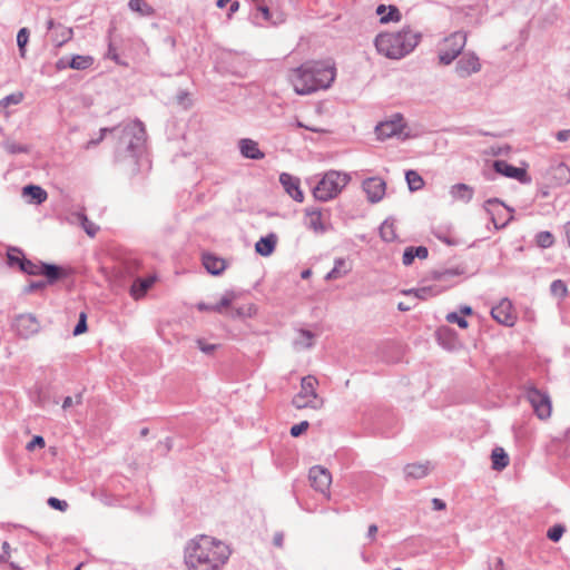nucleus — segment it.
Returning a JSON list of instances; mask_svg holds the SVG:
<instances>
[{
  "label": "nucleus",
  "instance_id": "obj_7",
  "mask_svg": "<svg viewBox=\"0 0 570 570\" xmlns=\"http://www.w3.org/2000/svg\"><path fill=\"white\" fill-rule=\"evenodd\" d=\"M466 43V35L462 31H456L446 37L439 48V61L442 65H451L464 49Z\"/></svg>",
  "mask_w": 570,
  "mask_h": 570
},
{
  "label": "nucleus",
  "instance_id": "obj_50",
  "mask_svg": "<svg viewBox=\"0 0 570 570\" xmlns=\"http://www.w3.org/2000/svg\"><path fill=\"white\" fill-rule=\"evenodd\" d=\"M48 504L56 510L66 511L68 508V503L63 500H59L58 498L51 497L48 499Z\"/></svg>",
  "mask_w": 570,
  "mask_h": 570
},
{
  "label": "nucleus",
  "instance_id": "obj_18",
  "mask_svg": "<svg viewBox=\"0 0 570 570\" xmlns=\"http://www.w3.org/2000/svg\"><path fill=\"white\" fill-rule=\"evenodd\" d=\"M238 148L244 158L261 160L265 157V154L258 147V142L250 138H242L238 141Z\"/></svg>",
  "mask_w": 570,
  "mask_h": 570
},
{
  "label": "nucleus",
  "instance_id": "obj_51",
  "mask_svg": "<svg viewBox=\"0 0 570 570\" xmlns=\"http://www.w3.org/2000/svg\"><path fill=\"white\" fill-rule=\"evenodd\" d=\"M196 344L198 348L205 354H212L217 348L216 344L206 343L203 338H198Z\"/></svg>",
  "mask_w": 570,
  "mask_h": 570
},
{
  "label": "nucleus",
  "instance_id": "obj_64",
  "mask_svg": "<svg viewBox=\"0 0 570 570\" xmlns=\"http://www.w3.org/2000/svg\"><path fill=\"white\" fill-rule=\"evenodd\" d=\"M570 138V129L560 130L557 132V139L559 141H567Z\"/></svg>",
  "mask_w": 570,
  "mask_h": 570
},
{
  "label": "nucleus",
  "instance_id": "obj_38",
  "mask_svg": "<svg viewBox=\"0 0 570 570\" xmlns=\"http://www.w3.org/2000/svg\"><path fill=\"white\" fill-rule=\"evenodd\" d=\"M405 179L411 191L420 190L424 185L423 178L415 170H407Z\"/></svg>",
  "mask_w": 570,
  "mask_h": 570
},
{
  "label": "nucleus",
  "instance_id": "obj_8",
  "mask_svg": "<svg viewBox=\"0 0 570 570\" xmlns=\"http://www.w3.org/2000/svg\"><path fill=\"white\" fill-rule=\"evenodd\" d=\"M527 399L539 419L544 420L551 415V402L548 394L542 393L535 387H529Z\"/></svg>",
  "mask_w": 570,
  "mask_h": 570
},
{
  "label": "nucleus",
  "instance_id": "obj_47",
  "mask_svg": "<svg viewBox=\"0 0 570 570\" xmlns=\"http://www.w3.org/2000/svg\"><path fill=\"white\" fill-rule=\"evenodd\" d=\"M255 312V308L253 305H246V306H242V307H238L236 309H233L230 312V315L233 317H247V316H252V314Z\"/></svg>",
  "mask_w": 570,
  "mask_h": 570
},
{
  "label": "nucleus",
  "instance_id": "obj_60",
  "mask_svg": "<svg viewBox=\"0 0 570 570\" xmlns=\"http://www.w3.org/2000/svg\"><path fill=\"white\" fill-rule=\"evenodd\" d=\"M273 544L277 548H283L284 546V533L282 531L275 532L273 537Z\"/></svg>",
  "mask_w": 570,
  "mask_h": 570
},
{
  "label": "nucleus",
  "instance_id": "obj_48",
  "mask_svg": "<svg viewBox=\"0 0 570 570\" xmlns=\"http://www.w3.org/2000/svg\"><path fill=\"white\" fill-rule=\"evenodd\" d=\"M87 331V315L86 313H80L77 325L73 328V335L78 336L83 334Z\"/></svg>",
  "mask_w": 570,
  "mask_h": 570
},
{
  "label": "nucleus",
  "instance_id": "obj_43",
  "mask_svg": "<svg viewBox=\"0 0 570 570\" xmlns=\"http://www.w3.org/2000/svg\"><path fill=\"white\" fill-rule=\"evenodd\" d=\"M550 292L557 297H564L567 295V285L561 279H556L550 285Z\"/></svg>",
  "mask_w": 570,
  "mask_h": 570
},
{
  "label": "nucleus",
  "instance_id": "obj_21",
  "mask_svg": "<svg viewBox=\"0 0 570 570\" xmlns=\"http://www.w3.org/2000/svg\"><path fill=\"white\" fill-rule=\"evenodd\" d=\"M450 195L456 200L469 203L473 198L474 190L471 186L459 183L451 187Z\"/></svg>",
  "mask_w": 570,
  "mask_h": 570
},
{
  "label": "nucleus",
  "instance_id": "obj_25",
  "mask_svg": "<svg viewBox=\"0 0 570 570\" xmlns=\"http://www.w3.org/2000/svg\"><path fill=\"white\" fill-rule=\"evenodd\" d=\"M155 282L154 276L137 278L131 285L130 293L136 299L142 297Z\"/></svg>",
  "mask_w": 570,
  "mask_h": 570
},
{
  "label": "nucleus",
  "instance_id": "obj_31",
  "mask_svg": "<svg viewBox=\"0 0 570 570\" xmlns=\"http://www.w3.org/2000/svg\"><path fill=\"white\" fill-rule=\"evenodd\" d=\"M350 269L351 268L347 266L346 261L344 258H336L334 262V267L326 274L325 279L332 281L342 277L346 275L350 272Z\"/></svg>",
  "mask_w": 570,
  "mask_h": 570
},
{
  "label": "nucleus",
  "instance_id": "obj_35",
  "mask_svg": "<svg viewBox=\"0 0 570 570\" xmlns=\"http://www.w3.org/2000/svg\"><path fill=\"white\" fill-rule=\"evenodd\" d=\"M380 236L384 242H393L396 239V233L394 228V222L392 219H385L380 226Z\"/></svg>",
  "mask_w": 570,
  "mask_h": 570
},
{
  "label": "nucleus",
  "instance_id": "obj_28",
  "mask_svg": "<svg viewBox=\"0 0 570 570\" xmlns=\"http://www.w3.org/2000/svg\"><path fill=\"white\" fill-rule=\"evenodd\" d=\"M492 469L502 471L509 465V456L502 448H494L491 453Z\"/></svg>",
  "mask_w": 570,
  "mask_h": 570
},
{
  "label": "nucleus",
  "instance_id": "obj_2",
  "mask_svg": "<svg viewBox=\"0 0 570 570\" xmlns=\"http://www.w3.org/2000/svg\"><path fill=\"white\" fill-rule=\"evenodd\" d=\"M335 76V67L332 62L307 61L294 69L289 79L297 95H309L320 89H327Z\"/></svg>",
  "mask_w": 570,
  "mask_h": 570
},
{
  "label": "nucleus",
  "instance_id": "obj_52",
  "mask_svg": "<svg viewBox=\"0 0 570 570\" xmlns=\"http://www.w3.org/2000/svg\"><path fill=\"white\" fill-rule=\"evenodd\" d=\"M177 104L183 106L185 109H187L190 106V100L188 98V92L185 90H180L177 96Z\"/></svg>",
  "mask_w": 570,
  "mask_h": 570
},
{
  "label": "nucleus",
  "instance_id": "obj_19",
  "mask_svg": "<svg viewBox=\"0 0 570 570\" xmlns=\"http://www.w3.org/2000/svg\"><path fill=\"white\" fill-rule=\"evenodd\" d=\"M277 244V236L274 233L266 235L265 237H261L258 242L255 244V250L262 256H269L275 250Z\"/></svg>",
  "mask_w": 570,
  "mask_h": 570
},
{
  "label": "nucleus",
  "instance_id": "obj_22",
  "mask_svg": "<svg viewBox=\"0 0 570 570\" xmlns=\"http://www.w3.org/2000/svg\"><path fill=\"white\" fill-rule=\"evenodd\" d=\"M376 14L380 16L381 23L397 22L401 19V13L395 6L387 8L384 4H380L376 8Z\"/></svg>",
  "mask_w": 570,
  "mask_h": 570
},
{
  "label": "nucleus",
  "instance_id": "obj_20",
  "mask_svg": "<svg viewBox=\"0 0 570 570\" xmlns=\"http://www.w3.org/2000/svg\"><path fill=\"white\" fill-rule=\"evenodd\" d=\"M203 265L212 275H219L226 268V262L223 258L212 254L203 255Z\"/></svg>",
  "mask_w": 570,
  "mask_h": 570
},
{
  "label": "nucleus",
  "instance_id": "obj_46",
  "mask_svg": "<svg viewBox=\"0 0 570 570\" xmlns=\"http://www.w3.org/2000/svg\"><path fill=\"white\" fill-rule=\"evenodd\" d=\"M445 318H446V321L449 323L458 324V326L461 327V328H466L468 327L466 320L464 317L460 316L455 312L449 313Z\"/></svg>",
  "mask_w": 570,
  "mask_h": 570
},
{
  "label": "nucleus",
  "instance_id": "obj_41",
  "mask_svg": "<svg viewBox=\"0 0 570 570\" xmlns=\"http://www.w3.org/2000/svg\"><path fill=\"white\" fill-rule=\"evenodd\" d=\"M538 246L549 248L553 245L554 237L550 232H540L535 237Z\"/></svg>",
  "mask_w": 570,
  "mask_h": 570
},
{
  "label": "nucleus",
  "instance_id": "obj_36",
  "mask_svg": "<svg viewBox=\"0 0 570 570\" xmlns=\"http://www.w3.org/2000/svg\"><path fill=\"white\" fill-rule=\"evenodd\" d=\"M94 62L92 57L90 56H81L76 55L72 58H70V62H68L69 68L75 70H85L89 68Z\"/></svg>",
  "mask_w": 570,
  "mask_h": 570
},
{
  "label": "nucleus",
  "instance_id": "obj_13",
  "mask_svg": "<svg viewBox=\"0 0 570 570\" xmlns=\"http://www.w3.org/2000/svg\"><path fill=\"white\" fill-rule=\"evenodd\" d=\"M362 188L366 194L367 200L376 204L383 199L386 184L381 177H370L363 180Z\"/></svg>",
  "mask_w": 570,
  "mask_h": 570
},
{
  "label": "nucleus",
  "instance_id": "obj_44",
  "mask_svg": "<svg viewBox=\"0 0 570 570\" xmlns=\"http://www.w3.org/2000/svg\"><path fill=\"white\" fill-rule=\"evenodd\" d=\"M3 148L9 154H19V153H28L29 151V147L28 146L17 144V142L11 141V140H6L3 142Z\"/></svg>",
  "mask_w": 570,
  "mask_h": 570
},
{
  "label": "nucleus",
  "instance_id": "obj_40",
  "mask_svg": "<svg viewBox=\"0 0 570 570\" xmlns=\"http://www.w3.org/2000/svg\"><path fill=\"white\" fill-rule=\"evenodd\" d=\"M233 299H234V294L226 293L217 304L212 305L210 311L222 314V313H224L225 308L229 307Z\"/></svg>",
  "mask_w": 570,
  "mask_h": 570
},
{
  "label": "nucleus",
  "instance_id": "obj_10",
  "mask_svg": "<svg viewBox=\"0 0 570 570\" xmlns=\"http://www.w3.org/2000/svg\"><path fill=\"white\" fill-rule=\"evenodd\" d=\"M308 479L314 490L330 497L332 474L327 469L321 465L312 466L308 472Z\"/></svg>",
  "mask_w": 570,
  "mask_h": 570
},
{
  "label": "nucleus",
  "instance_id": "obj_17",
  "mask_svg": "<svg viewBox=\"0 0 570 570\" xmlns=\"http://www.w3.org/2000/svg\"><path fill=\"white\" fill-rule=\"evenodd\" d=\"M279 183L282 184L284 190L296 202L302 203L304 199L303 191L299 188V179L287 174L283 173L279 176Z\"/></svg>",
  "mask_w": 570,
  "mask_h": 570
},
{
  "label": "nucleus",
  "instance_id": "obj_5",
  "mask_svg": "<svg viewBox=\"0 0 570 570\" xmlns=\"http://www.w3.org/2000/svg\"><path fill=\"white\" fill-rule=\"evenodd\" d=\"M350 180L347 173L328 170L313 188V195L320 202H328L341 194Z\"/></svg>",
  "mask_w": 570,
  "mask_h": 570
},
{
  "label": "nucleus",
  "instance_id": "obj_62",
  "mask_svg": "<svg viewBox=\"0 0 570 570\" xmlns=\"http://www.w3.org/2000/svg\"><path fill=\"white\" fill-rule=\"evenodd\" d=\"M2 550L3 552L0 554V563L7 562L10 554V544L7 541L2 543Z\"/></svg>",
  "mask_w": 570,
  "mask_h": 570
},
{
  "label": "nucleus",
  "instance_id": "obj_9",
  "mask_svg": "<svg viewBox=\"0 0 570 570\" xmlns=\"http://www.w3.org/2000/svg\"><path fill=\"white\" fill-rule=\"evenodd\" d=\"M481 67L482 65L479 57L474 52L468 51L458 59L454 71L459 78L465 79L479 72Z\"/></svg>",
  "mask_w": 570,
  "mask_h": 570
},
{
  "label": "nucleus",
  "instance_id": "obj_12",
  "mask_svg": "<svg viewBox=\"0 0 570 570\" xmlns=\"http://www.w3.org/2000/svg\"><path fill=\"white\" fill-rule=\"evenodd\" d=\"M13 326L18 335L22 338H29L40 330V324L32 314H21L17 316Z\"/></svg>",
  "mask_w": 570,
  "mask_h": 570
},
{
  "label": "nucleus",
  "instance_id": "obj_58",
  "mask_svg": "<svg viewBox=\"0 0 570 570\" xmlns=\"http://www.w3.org/2000/svg\"><path fill=\"white\" fill-rule=\"evenodd\" d=\"M21 254V252L19 249H11L9 253H8V264L10 266H14V265H18L19 266V263L17 262V258H20L19 255Z\"/></svg>",
  "mask_w": 570,
  "mask_h": 570
},
{
  "label": "nucleus",
  "instance_id": "obj_1",
  "mask_svg": "<svg viewBox=\"0 0 570 570\" xmlns=\"http://www.w3.org/2000/svg\"><path fill=\"white\" fill-rule=\"evenodd\" d=\"M229 556L230 550L223 541L198 535L185 546L184 563L187 570H220Z\"/></svg>",
  "mask_w": 570,
  "mask_h": 570
},
{
  "label": "nucleus",
  "instance_id": "obj_49",
  "mask_svg": "<svg viewBox=\"0 0 570 570\" xmlns=\"http://www.w3.org/2000/svg\"><path fill=\"white\" fill-rule=\"evenodd\" d=\"M309 426V423L307 421H302L298 424H295L291 428V435L293 438H297L301 434H303Z\"/></svg>",
  "mask_w": 570,
  "mask_h": 570
},
{
  "label": "nucleus",
  "instance_id": "obj_24",
  "mask_svg": "<svg viewBox=\"0 0 570 570\" xmlns=\"http://www.w3.org/2000/svg\"><path fill=\"white\" fill-rule=\"evenodd\" d=\"M430 464L426 463H411L405 465L404 474L406 479H422L429 474Z\"/></svg>",
  "mask_w": 570,
  "mask_h": 570
},
{
  "label": "nucleus",
  "instance_id": "obj_3",
  "mask_svg": "<svg viewBox=\"0 0 570 570\" xmlns=\"http://www.w3.org/2000/svg\"><path fill=\"white\" fill-rule=\"evenodd\" d=\"M421 35L410 27L394 32H381L374 39L377 52L389 59L399 60L411 53L419 45Z\"/></svg>",
  "mask_w": 570,
  "mask_h": 570
},
{
  "label": "nucleus",
  "instance_id": "obj_45",
  "mask_svg": "<svg viewBox=\"0 0 570 570\" xmlns=\"http://www.w3.org/2000/svg\"><path fill=\"white\" fill-rule=\"evenodd\" d=\"M564 531H566V528L562 524H554L553 527H551L548 530L547 537L551 541L558 542L562 538Z\"/></svg>",
  "mask_w": 570,
  "mask_h": 570
},
{
  "label": "nucleus",
  "instance_id": "obj_55",
  "mask_svg": "<svg viewBox=\"0 0 570 570\" xmlns=\"http://www.w3.org/2000/svg\"><path fill=\"white\" fill-rule=\"evenodd\" d=\"M455 275H459V272L456 269H445L443 272H435L434 273V278L443 281V279H446L450 276H455Z\"/></svg>",
  "mask_w": 570,
  "mask_h": 570
},
{
  "label": "nucleus",
  "instance_id": "obj_39",
  "mask_svg": "<svg viewBox=\"0 0 570 570\" xmlns=\"http://www.w3.org/2000/svg\"><path fill=\"white\" fill-rule=\"evenodd\" d=\"M23 94L22 92H13L11 95L6 96L0 100V112H3L4 109L10 105H18L22 101Z\"/></svg>",
  "mask_w": 570,
  "mask_h": 570
},
{
  "label": "nucleus",
  "instance_id": "obj_54",
  "mask_svg": "<svg viewBox=\"0 0 570 570\" xmlns=\"http://www.w3.org/2000/svg\"><path fill=\"white\" fill-rule=\"evenodd\" d=\"M414 254H413V247H406L404 253H403V256H402V263L403 265L405 266H409L413 263L414 261Z\"/></svg>",
  "mask_w": 570,
  "mask_h": 570
},
{
  "label": "nucleus",
  "instance_id": "obj_16",
  "mask_svg": "<svg viewBox=\"0 0 570 570\" xmlns=\"http://www.w3.org/2000/svg\"><path fill=\"white\" fill-rule=\"evenodd\" d=\"M305 225L316 234H324L328 229L324 220V213L320 207H307L305 209Z\"/></svg>",
  "mask_w": 570,
  "mask_h": 570
},
{
  "label": "nucleus",
  "instance_id": "obj_63",
  "mask_svg": "<svg viewBox=\"0 0 570 570\" xmlns=\"http://www.w3.org/2000/svg\"><path fill=\"white\" fill-rule=\"evenodd\" d=\"M68 62H70V59H69V58H67V57H62V58H60V59L56 62V68H57L58 70L67 69V68H69Z\"/></svg>",
  "mask_w": 570,
  "mask_h": 570
},
{
  "label": "nucleus",
  "instance_id": "obj_11",
  "mask_svg": "<svg viewBox=\"0 0 570 570\" xmlns=\"http://www.w3.org/2000/svg\"><path fill=\"white\" fill-rule=\"evenodd\" d=\"M491 316L498 323L505 326H513L517 321V315L509 298H502L498 305L493 306L491 308Z\"/></svg>",
  "mask_w": 570,
  "mask_h": 570
},
{
  "label": "nucleus",
  "instance_id": "obj_26",
  "mask_svg": "<svg viewBox=\"0 0 570 570\" xmlns=\"http://www.w3.org/2000/svg\"><path fill=\"white\" fill-rule=\"evenodd\" d=\"M441 293V288L436 285L431 286H422L419 288H411L404 291L405 295H413L419 299H428L430 297L436 296Z\"/></svg>",
  "mask_w": 570,
  "mask_h": 570
},
{
  "label": "nucleus",
  "instance_id": "obj_29",
  "mask_svg": "<svg viewBox=\"0 0 570 570\" xmlns=\"http://www.w3.org/2000/svg\"><path fill=\"white\" fill-rule=\"evenodd\" d=\"M72 35L73 32L71 28L58 23L55 28V32H52L51 38L57 47H61L72 38Z\"/></svg>",
  "mask_w": 570,
  "mask_h": 570
},
{
  "label": "nucleus",
  "instance_id": "obj_4",
  "mask_svg": "<svg viewBox=\"0 0 570 570\" xmlns=\"http://www.w3.org/2000/svg\"><path fill=\"white\" fill-rule=\"evenodd\" d=\"M120 131L116 146L117 158L130 157L135 159L144 150L146 142V129L140 120H132L124 126H118Z\"/></svg>",
  "mask_w": 570,
  "mask_h": 570
},
{
  "label": "nucleus",
  "instance_id": "obj_32",
  "mask_svg": "<svg viewBox=\"0 0 570 570\" xmlns=\"http://www.w3.org/2000/svg\"><path fill=\"white\" fill-rule=\"evenodd\" d=\"M73 223L81 225L83 230L90 237H94L99 229V227L95 223L90 222L83 213H76L73 215Z\"/></svg>",
  "mask_w": 570,
  "mask_h": 570
},
{
  "label": "nucleus",
  "instance_id": "obj_23",
  "mask_svg": "<svg viewBox=\"0 0 570 570\" xmlns=\"http://www.w3.org/2000/svg\"><path fill=\"white\" fill-rule=\"evenodd\" d=\"M22 195L29 197L30 202L40 205L47 200V191L38 185H27L22 189Z\"/></svg>",
  "mask_w": 570,
  "mask_h": 570
},
{
  "label": "nucleus",
  "instance_id": "obj_53",
  "mask_svg": "<svg viewBox=\"0 0 570 570\" xmlns=\"http://www.w3.org/2000/svg\"><path fill=\"white\" fill-rule=\"evenodd\" d=\"M45 439L40 435L33 436V439L27 444V450L32 451L36 448H43L45 446Z\"/></svg>",
  "mask_w": 570,
  "mask_h": 570
},
{
  "label": "nucleus",
  "instance_id": "obj_57",
  "mask_svg": "<svg viewBox=\"0 0 570 570\" xmlns=\"http://www.w3.org/2000/svg\"><path fill=\"white\" fill-rule=\"evenodd\" d=\"M118 129H119V127H114V128H111V129L102 128V129H101L100 137H99V138H96V139H92V140H90V141H88L86 147H87V148H89V147H91V146H96L97 144H99V142L104 139L105 134H106L107 131H112V132H115V131H117Z\"/></svg>",
  "mask_w": 570,
  "mask_h": 570
},
{
  "label": "nucleus",
  "instance_id": "obj_30",
  "mask_svg": "<svg viewBox=\"0 0 570 570\" xmlns=\"http://www.w3.org/2000/svg\"><path fill=\"white\" fill-rule=\"evenodd\" d=\"M314 334L308 330H299L293 345L296 350L311 348L314 345Z\"/></svg>",
  "mask_w": 570,
  "mask_h": 570
},
{
  "label": "nucleus",
  "instance_id": "obj_42",
  "mask_svg": "<svg viewBox=\"0 0 570 570\" xmlns=\"http://www.w3.org/2000/svg\"><path fill=\"white\" fill-rule=\"evenodd\" d=\"M28 40H29L28 29L21 28L17 35V43H18L19 52H20L21 57H24V55H26V45L28 43Z\"/></svg>",
  "mask_w": 570,
  "mask_h": 570
},
{
  "label": "nucleus",
  "instance_id": "obj_15",
  "mask_svg": "<svg viewBox=\"0 0 570 570\" xmlns=\"http://www.w3.org/2000/svg\"><path fill=\"white\" fill-rule=\"evenodd\" d=\"M404 128L403 118L396 115L393 119L382 121L375 127L377 138L381 140L392 138L402 134Z\"/></svg>",
  "mask_w": 570,
  "mask_h": 570
},
{
  "label": "nucleus",
  "instance_id": "obj_33",
  "mask_svg": "<svg viewBox=\"0 0 570 570\" xmlns=\"http://www.w3.org/2000/svg\"><path fill=\"white\" fill-rule=\"evenodd\" d=\"M552 175L558 185H566L570 183V168L560 163L552 168Z\"/></svg>",
  "mask_w": 570,
  "mask_h": 570
},
{
  "label": "nucleus",
  "instance_id": "obj_56",
  "mask_svg": "<svg viewBox=\"0 0 570 570\" xmlns=\"http://www.w3.org/2000/svg\"><path fill=\"white\" fill-rule=\"evenodd\" d=\"M118 129H119V127H114V128H111V129L102 128V129H101L100 137H99V138H96V139H92V140H90V141H88L86 147H87V148H89V147H91V146H96L97 144H99V142L104 139L105 134H106L107 131H112V132H115V131H117Z\"/></svg>",
  "mask_w": 570,
  "mask_h": 570
},
{
  "label": "nucleus",
  "instance_id": "obj_27",
  "mask_svg": "<svg viewBox=\"0 0 570 570\" xmlns=\"http://www.w3.org/2000/svg\"><path fill=\"white\" fill-rule=\"evenodd\" d=\"M40 268H42L41 275L47 278L48 284H53L65 275L63 269L55 264L43 263Z\"/></svg>",
  "mask_w": 570,
  "mask_h": 570
},
{
  "label": "nucleus",
  "instance_id": "obj_34",
  "mask_svg": "<svg viewBox=\"0 0 570 570\" xmlns=\"http://www.w3.org/2000/svg\"><path fill=\"white\" fill-rule=\"evenodd\" d=\"M17 262L19 263V268L29 274V275H41V271L42 268H40V266H42L43 263L39 262V263H33L27 258H17Z\"/></svg>",
  "mask_w": 570,
  "mask_h": 570
},
{
  "label": "nucleus",
  "instance_id": "obj_6",
  "mask_svg": "<svg viewBox=\"0 0 570 570\" xmlns=\"http://www.w3.org/2000/svg\"><path fill=\"white\" fill-rule=\"evenodd\" d=\"M318 385V381L313 375L304 376L301 381V390L293 397L292 404L298 410L302 409H313L318 410L323 406L324 401L316 393V386Z\"/></svg>",
  "mask_w": 570,
  "mask_h": 570
},
{
  "label": "nucleus",
  "instance_id": "obj_14",
  "mask_svg": "<svg viewBox=\"0 0 570 570\" xmlns=\"http://www.w3.org/2000/svg\"><path fill=\"white\" fill-rule=\"evenodd\" d=\"M493 169L495 173L501 174L505 177L517 179L521 184H530L531 178L524 168L514 167L505 160H494Z\"/></svg>",
  "mask_w": 570,
  "mask_h": 570
},
{
  "label": "nucleus",
  "instance_id": "obj_61",
  "mask_svg": "<svg viewBox=\"0 0 570 570\" xmlns=\"http://www.w3.org/2000/svg\"><path fill=\"white\" fill-rule=\"evenodd\" d=\"M46 286V282L43 281H39V282H32L28 285L26 292L27 293H32L35 291H38V289H41Z\"/></svg>",
  "mask_w": 570,
  "mask_h": 570
},
{
  "label": "nucleus",
  "instance_id": "obj_59",
  "mask_svg": "<svg viewBox=\"0 0 570 570\" xmlns=\"http://www.w3.org/2000/svg\"><path fill=\"white\" fill-rule=\"evenodd\" d=\"M414 257L424 259L429 256V250L425 246L413 247Z\"/></svg>",
  "mask_w": 570,
  "mask_h": 570
},
{
  "label": "nucleus",
  "instance_id": "obj_37",
  "mask_svg": "<svg viewBox=\"0 0 570 570\" xmlns=\"http://www.w3.org/2000/svg\"><path fill=\"white\" fill-rule=\"evenodd\" d=\"M128 7L144 17L154 14V9L145 0H129Z\"/></svg>",
  "mask_w": 570,
  "mask_h": 570
}]
</instances>
